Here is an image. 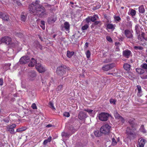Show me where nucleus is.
Here are the masks:
<instances>
[{"label": "nucleus", "mask_w": 147, "mask_h": 147, "mask_svg": "<svg viewBox=\"0 0 147 147\" xmlns=\"http://www.w3.org/2000/svg\"><path fill=\"white\" fill-rule=\"evenodd\" d=\"M38 0H36L29 6L30 11L34 14L39 16L40 18H43L48 14L45 9L40 4Z\"/></svg>", "instance_id": "1"}, {"label": "nucleus", "mask_w": 147, "mask_h": 147, "mask_svg": "<svg viewBox=\"0 0 147 147\" xmlns=\"http://www.w3.org/2000/svg\"><path fill=\"white\" fill-rule=\"evenodd\" d=\"M134 129H132L129 127H128L126 131L127 138L130 140H133L136 137V134L134 132Z\"/></svg>", "instance_id": "2"}, {"label": "nucleus", "mask_w": 147, "mask_h": 147, "mask_svg": "<svg viewBox=\"0 0 147 147\" xmlns=\"http://www.w3.org/2000/svg\"><path fill=\"white\" fill-rule=\"evenodd\" d=\"M68 70L69 69L65 65H62L57 68V73L58 75L62 76L66 74V71Z\"/></svg>", "instance_id": "3"}, {"label": "nucleus", "mask_w": 147, "mask_h": 147, "mask_svg": "<svg viewBox=\"0 0 147 147\" xmlns=\"http://www.w3.org/2000/svg\"><path fill=\"white\" fill-rule=\"evenodd\" d=\"M111 127V126L108 124H105L101 127L100 131L101 133L105 135H107L109 133Z\"/></svg>", "instance_id": "4"}, {"label": "nucleus", "mask_w": 147, "mask_h": 147, "mask_svg": "<svg viewBox=\"0 0 147 147\" xmlns=\"http://www.w3.org/2000/svg\"><path fill=\"white\" fill-rule=\"evenodd\" d=\"M11 38L10 37L7 36H5L1 38L0 44L3 43L7 45H9L11 42Z\"/></svg>", "instance_id": "5"}, {"label": "nucleus", "mask_w": 147, "mask_h": 147, "mask_svg": "<svg viewBox=\"0 0 147 147\" xmlns=\"http://www.w3.org/2000/svg\"><path fill=\"white\" fill-rule=\"evenodd\" d=\"M109 116L108 114L106 113H102L99 114L98 118L99 119L103 121H106L107 120Z\"/></svg>", "instance_id": "6"}, {"label": "nucleus", "mask_w": 147, "mask_h": 147, "mask_svg": "<svg viewBox=\"0 0 147 147\" xmlns=\"http://www.w3.org/2000/svg\"><path fill=\"white\" fill-rule=\"evenodd\" d=\"M30 57L27 56L22 57L20 59L19 62L21 64H25L29 61Z\"/></svg>", "instance_id": "7"}, {"label": "nucleus", "mask_w": 147, "mask_h": 147, "mask_svg": "<svg viewBox=\"0 0 147 147\" xmlns=\"http://www.w3.org/2000/svg\"><path fill=\"white\" fill-rule=\"evenodd\" d=\"M36 68L37 71L40 73L44 72L46 71L45 67L39 63H37L36 65Z\"/></svg>", "instance_id": "8"}, {"label": "nucleus", "mask_w": 147, "mask_h": 147, "mask_svg": "<svg viewBox=\"0 0 147 147\" xmlns=\"http://www.w3.org/2000/svg\"><path fill=\"white\" fill-rule=\"evenodd\" d=\"M36 76L35 71H32L30 72L28 74V78L31 81H33L34 80Z\"/></svg>", "instance_id": "9"}, {"label": "nucleus", "mask_w": 147, "mask_h": 147, "mask_svg": "<svg viewBox=\"0 0 147 147\" xmlns=\"http://www.w3.org/2000/svg\"><path fill=\"white\" fill-rule=\"evenodd\" d=\"M132 31L129 30H125L124 31V34L126 37L128 38L133 39V38Z\"/></svg>", "instance_id": "10"}, {"label": "nucleus", "mask_w": 147, "mask_h": 147, "mask_svg": "<svg viewBox=\"0 0 147 147\" xmlns=\"http://www.w3.org/2000/svg\"><path fill=\"white\" fill-rule=\"evenodd\" d=\"M115 65L114 63L109 65H104L102 67L103 70L107 71L112 69L115 66Z\"/></svg>", "instance_id": "11"}, {"label": "nucleus", "mask_w": 147, "mask_h": 147, "mask_svg": "<svg viewBox=\"0 0 147 147\" xmlns=\"http://www.w3.org/2000/svg\"><path fill=\"white\" fill-rule=\"evenodd\" d=\"M132 54L131 51L128 50H126L123 51V56L125 57L128 58Z\"/></svg>", "instance_id": "12"}, {"label": "nucleus", "mask_w": 147, "mask_h": 147, "mask_svg": "<svg viewBox=\"0 0 147 147\" xmlns=\"http://www.w3.org/2000/svg\"><path fill=\"white\" fill-rule=\"evenodd\" d=\"M57 20L56 16L52 15L51 17L49 18L48 20V22L49 23L51 24L54 23Z\"/></svg>", "instance_id": "13"}, {"label": "nucleus", "mask_w": 147, "mask_h": 147, "mask_svg": "<svg viewBox=\"0 0 147 147\" xmlns=\"http://www.w3.org/2000/svg\"><path fill=\"white\" fill-rule=\"evenodd\" d=\"M87 117L86 114L83 112H80L78 115V118L80 120H82Z\"/></svg>", "instance_id": "14"}, {"label": "nucleus", "mask_w": 147, "mask_h": 147, "mask_svg": "<svg viewBox=\"0 0 147 147\" xmlns=\"http://www.w3.org/2000/svg\"><path fill=\"white\" fill-rule=\"evenodd\" d=\"M36 63V61L33 58H32L31 59L28 65L29 67H33Z\"/></svg>", "instance_id": "15"}, {"label": "nucleus", "mask_w": 147, "mask_h": 147, "mask_svg": "<svg viewBox=\"0 0 147 147\" xmlns=\"http://www.w3.org/2000/svg\"><path fill=\"white\" fill-rule=\"evenodd\" d=\"M67 31H69L70 28V25L69 23L67 22H65L64 23L63 27Z\"/></svg>", "instance_id": "16"}, {"label": "nucleus", "mask_w": 147, "mask_h": 147, "mask_svg": "<svg viewBox=\"0 0 147 147\" xmlns=\"http://www.w3.org/2000/svg\"><path fill=\"white\" fill-rule=\"evenodd\" d=\"M136 70V72L140 74V76L145 72L143 69L141 68H137Z\"/></svg>", "instance_id": "17"}, {"label": "nucleus", "mask_w": 147, "mask_h": 147, "mask_svg": "<svg viewBox=\"0 0 147 147\" xmlns=\"http://www.w3.org/2000/svg\"><path fill=\"white\" fill-rule=\"evenodd\" d=\"M137 88L138 91V92L137 93V95L139 96H141L142 95V92L141 86L140 85H137Z\"/></svg>", "instance_id": "18"}, {"label": "nucleus", "mask_w": 147, "mask_h": 147, "mask_svg": "<svg viewBox=\"0 0 147 147\" xmlns=\"http://www.w3.org/2000/svg\"><path fill=\"white\" fill-rule=\"evenodd\" d=\"M145 144V140L144 139H141L138 144V147H144Z\"/></svg>", "instance_id": "19"}, {"label": "nucleus", "mask_w": 147, "mask_h": 147, "mask_svg": "<svg viewBox=\"0 0 147 147\" xmlns=\"http://www.w3.org/2000/svg\"><path fill=\"white\" fill-rule=\"evenodd\" d=\"M91 21L92 22H94L97 20L98 18V17L96 15H94L92 16H90Z\"/></svg>", "instance_id": "20"}, {"label": "nucleus", "mask_w": 147, "mask_h": 147, "mask_svg": "<svg viewBox=\"0 0 147 147\" xmlns=\"http://www.w3.org/2000/svg\"><path fill=\"white\" fill-rule=\"evenodd\" d=\"M139 11L140 13H144L145 11V9L143 5H142L138 8Z\"/></svg>", "instance_id": "21"}, {"label": "nucleus", "mask_w": 147, "mask_h": 147, "mask_svg": "<svg viewBox=\"0 0 147 147\" xmlns=\"http://www.w3.org/2000/svg\"><path fill=\"white\" fill-rule=\"evenodd\" d=\"M52 139V138L51 136L49 137L48 139L45 140L43 142V145L45 146L48 143L50 142Z\"/></svg>", "instance_id": "22"}, {"label": "nucleus", "mask_w": 147, "mask_h": 147, "mask_svg": "<svg viewBox=\"0 0 147 147\" xmlns=\"http://www.w3.org/2000/svg\"><path fill=\"white\" fill-rule=\"evenodd\" d=\"M131 65L127 63H125L123 65L124 69L127 71H129Z\"/></svg>", "instance_id": "23"}, {"label": "nucleus", "mask_w": 147, "mask_h": 147, "mask_svg": "<svg viewBox=\"0 0 147 147\" xmlns=\"http://www.w3.org/2000/svg\"><path fill=\"white\" fill-rule=\"evenodd\" d=\"M129 14H130L132 16H134L136 14V11L132 9H130L129 11L128 12Z\"/></svg>", "instance_id": "24"}, {"label": "nucleus", "mask_w": 147, "mask_h": 147, "mask_svg": "<svg viewBox=\"0 0 147 147\" xmlns=\"http://www.w3.org/2000/svg\"><path fill=\"white\" fill-rule=\"evenodd\" d=\"M11 65V64L9 63L5 64L3 66V68L6 71L9 69V67Z\"/></svg>", "instance_id": "25"}, {"label": "nucleus", "mask_w": 147, "mask_h": 147, "mask_svg": "<svg viewBox=\"0 0 147 147\" xmlns=\"http://www.w3.org/2000/svg\"><path fill=\"white\" fill-rule=\"evenodd\" d=\"M141 78L143 80H145L147 79V71H145L143 74L140 76Z\"/></svg>", "instance_id": "26"}, {"label": "nucleus", "mask_w": 147, "mask_h": 147, "mask_svg": "<svg viewBox=\"0 0 147 147\" xmlns=\"http://www.w3.org/2000/svg\"><path fill=\"white\" fill-rule=\"evenodd\" d=\"M74 51H67V56L69 58L71 57L74 54Z\"/></svg>", "instance_id": "27"}, {"label": "nucleus", "mask_w": 147, "mask_h": 147, "mask_svg": "<svg viewBox=\"0 0 147 147\" xmlns=\"http://www.w3.org/2000/svg\"><path fill=\"white\" fill-rule=\"evenodd\" d=\"M84 110L88 112V113L90 115L91 114H93L95 112L94 111L89 109H84Z\"/></svg>", "instance_id": "28"}, {"label": "nucleus", "mask_w": 147, "mask_h": 147, "mask_svg": "<svg viewBox=\"0 0 147 147\" xmlns=\"http://www.w3.org/2000/svg\"><path fill=\"white\" fill-rule=\"evenodd\" d=\"M114 116L116 119H118L121 116L118 113L117 111H115L114 112Z\"/></svg>", "instance_id": "29"}, {"label": "nucleus", "mask_w": 147, "mask_h": 147, "mask_svg": "<svg viewBox=\"0 0 147 147\" xmlns=\"http://www.w3.org/2000/svg\"><path fill=\"white\" fill-rule=\"evenodd\" d=\"M107 27L109 29H111L114 30L115 29L114 26L113 25L108 24L107 25Z\"/></svg>", "instance_id": "30"}, {"label": "nucleus", "mask_w": 147, "mask_h": 147, "mask_svg": "<svg viewBox=\"0 0 147 147\" xmlns=\"http://www.w3.org/2000/svg\"><path fill=\"white\" fill-rule=\"evenodd\" d=\"M79 34L78 32L74 34L73 35L71 36L72 38L74 39V38L76 39H78L79 37V36H78Z\"/></svg>", "instance_id": "31"}, {"label": "nucleus", "mask_w": 147, "mask_h": 147, "mask_svg": "<svg viewBox=\"0 0 147 147\" xmlns=\"http://www.w3.org/2000/svg\"><path fill=\"white\" fill-rule=\"evenodd\" d=\"M13 4L16 6H20L22 5L21 3L18 0H13Z\"/></svg>", "instance_id": "32"}, {"label": "nucleus", "mask_w": 147, "mask_h": 147, "mask_svg": "<svg viewBox=\"0 0 147 147\" xmlns=\"http://www.w3.org/2000/svg\"><path fill=\"white\" fill-rule=\"evenodd\" d=\"M141 67L142 69H145L147 71V64L146 63H143L141 65Z\"/></svg>", "instance_id": "33"}, {"label": "nucleus", "mask_w": 147, "mask_h": 147, "mask_svg": "<svg viewBox=\"0 0 147 147\" xmlns=\"http://www.w3.org/2000/svg\"><path fill=\"white\" fill-rule=\"evenodd\" d=\"M100 131L99 132V131L97 130L94 131V134L97 137H99L101 136Z\"/></svg>", "instance_id": "34"}, {"label": "nucleus", "mask_w": 147, "mask_h": 147, "mask_svg": "<svg viewBox=\"0 0 147 147\" xmlns=\"http://www.w3.org/2000/svg\"><path fill=\"white\" fill-rule=\"evenodd\" d=\"M4 17L3 18V20L6 21H8L9 20V18L8 15L5 13L4 15H3Z\"/></svg>", "instance_id": "35"}, {"label": "nucleus", "mask_w": 147, "mask_h": 147, "mask_svg": "<svg viewBox=\"0 0 147 147\" xmlns=\"http://www.w3.org/2000/svg\"><path fill=\"white\" fill-rule=\"evenodd\" d=\"M89 24H86L82 27V29L83 30H87L89 27Z\"/></svg>", "instance_id": "36"}, {"label": "nucleus", "mask_w": 147, "mask_h": 147, "mask_svg": "<svg viewBox=\"0 0 147 147\" xmlns=\"http://www.w3.org/2000/svg\"><path fill=\"white\" fill-rule=\"evenodd\" d=\"M92 24L94 25H98L100 26L101 25V22L100 21H95Z\"/></svg>", "instance_id": "37"}, {"label": "nucleus", "mask_w": 147, "mask_h": 147, "mask_svg": "<svg viewBox=\"0 0 147 147\" xmlns=\"http://www.w3.org/2000/svg\"><path fill=\"white\" fill-rule=\"evenodd\" d=\"M61 135L63 137L67 138L70 135L69 134L65 132H63L61 134Z\"/></svg>", "instance_id": "38"}, {"label": "nucleus", "mask_w": 147, "mask_h": 147, "mask_svg": "<svg viewBox=\"0 0 147 147\" xmlns=\"http://www.w3.org/2000/svg\"><path fill=\"white\" fill-rule=\"evenodd\" d=\"M114 18L115 21L119 22L121 20V18L118 16H115L114 17Z\"/></svg>", "instance_id": "39"}, {"label": "nucleus", "mask_w": 147, "mask_h": 147, "mask_svg": "<svg viewBox=\"0 0 147 147\" xmlns=\"http://www.w3.org/2000/svg\"><path fill=\"white\" fill-rule=\"evenodd\" d=\"M26 129L25 127H22L17 129L16 131L17 132H20L24 131Z\"/></svg>", "instance_id": "40"}, {"label": "nucleus", "mask_w": 147, "mask_h": 147, "mask_svg": "<svg viewBox=\"0 0 147 147\" xmlns=\"http://www.w3.org/2000/svg\"><path fill=\"white\" fill-rule=\"evenodd\" d=\"M116 102V100L111 98L110 100V102L111 104L115 105Z\"/></svg>", "instance_id": "41"}, {"label": "nucleus", "mask_w": 147, "mask_h": 147, "mask_svg": "<svg viewBox=\"0 0 147 147\" xmlns=\"http://www.w3.org/2000/svg\"><path fill=\"white\" fill-rule=\"evenodd\" d=\"M26 17L23 15H22L21 16V19L22 21L25 22L26 20Z\"/></svg>", "instance_id": "42"}, {"label": "nucleus", "mask_w": 147, "mask_h": 147, "mask_svg": "<svg viewBox=\"0 0 147 147\" xmlns=\"http://www.w3.org/2000/svg\"><path fill=\"white\" fill-rule=\"evenodd\" d=\"M63 87V86L62 85H60L58 86L57 88V91H60L62 90Z\"/></svg>", "instance_id": "43"}, {"label": "nucleus", "mask_w": 147, "mask_h": 147, "mask_svg": "<svg viewBox=\"0 0 147 147\" xmlns=\"http://www.w3.org/2000/svg\"><path fill=\"white\" fill-rule=\"evenodd\" d=\"M134 48L136 49H139L140 50H142L143 49V47L141 46H135L134 47Z\"/></svg>", "instance_id": "44"}, {"label": "nucleus", "mask_w": 147, "mask_h": 147, "mask_svg": "<svg viewBox=\"0 0 147 147\" xmlns=\"http://www.w3.org/2000/svg\"><path fill=\"white\" fill-rule=\"evenodd\" d=\"M117 143L115 140L114 138H112V144L113 146L115 145Z\"/></svg>", "instance_id": "45"}, {"label": "nucleus", "mask_w": 147, "mask_h": 147, "mask_svg": "<svg viewBox=\"0 0 147 147\" xmlns=\"http://www.w3.org/2000/svg\"><path fill=\"white\" fill-rule=\"evenodd\" d=\"M126 25L127 26L131 27L132 25L131 22L129 21H127Z\"/></svg>", "instance_id": "46"}, {"label": "nucleus", "mask_w": 147, "mask_h": 147, "mask_svg": "<svg viewBox=\"0 0 147 147\" xmlns=\"http://www.w3.org/2000/svg\"><path fill=\"white\" fill-rule=\"evenodd\" d=\"M86 55L87 58H89L90 55V52L88 50L86 52Z\"/></svg>", "instance_id": "47"}, {"label": "nucleus", "mask_w": 147, "mask_h": 147, "mask_svg": "<svg viewBox=\"0 0 147 147\" xmlns=\"http://www.w3.org/2000/svg\"><path fill=\"white\" fill-rule=\"evenodd\" d=\"M11 46L13 47L18 48V44H17L16 42V43H12Z\"/></svg>", "instance_id": "48"}, {"label": "nucleus", "mask_w": 147, "mask_h": 147, "mask_svg": "<svg viewBox=\"0 0 147 147\" xmlns=\"http://www.w3.org/2000/svg\"><path fill=\"white\" fill-rule=\"evenodd\" d=\"M63 115L65 117H69L70 116L69 113L67 112H65L63 113Z\"/></svg>", "instance_id": "49"}, {"label": "nucleus", "mask_w": 147, "mask_h": 147, "mask_svg": "<svg viewBox=\"0 0 147 147\" xmlns=\"http://www.w3.org/2000/svg\"><path fill=\"white\" fill-rule=\"evenodd\" d=\"M85 20L87 23H89L90 21H91L90 16H89L86 18L85 19Z\"/></svg>", "instance_id": "50"}, {"label": "nucleus", "mask_w": 147, "mask_h": 147, "mask_svg": "<svg viewBox=\"0 0 147 147\" xmlns=\"http://www.w3.org/2000/svg\"><path fill=\"white\" fill-rule=\"evenodd\" d=\"M31 107L33 109H36L37 107L35 103H33L31 105Z\"/></svg>", "instance_id": "51"}, {"label": "nucleus", "mask_w": 147, "mask_h": 147, "mask_svg": "<svg viewBox=\"0 0 147 147\" xmlns=\"http://www.w3.org/2000/svg\"><path fill=\"white\" fill-rule=\"evenodd\" d=\"M118 119H119V121H121L122 123H123L125 122L124 119L121 116Z\"/></svg>", "instance_id": "52"}, {"label": "nucleus", "mask_w": 147, "mask_h": 147, "mask_svg": "<svg viewBox=\"0 0 147 147\" xmlns=\"http://www.w3.org/2000/svg\"><path fill=\"white\" fill-rule=\"evenodd\" d=\"M49 104L51 107L53 109H55V108L53 105V104L51 102H50Z\"/></svg>", "instance_id": "53"}, {"label": "nucleus", "mask_w": 147, "mask_h": 147, "mask_svg": "<svg viewBox=\"0 0 147 147\" xmlns=\"http://www.w3.org/2000/svg\"><path fill=\"white\" fill-rule=\"evenodd\" d=\"M141 35L143 38L145 40V38H146V37L145 36L146 35H145V33L143 32H142Z\"/></svg>", "instance_id": "54"}, {"label": "nucleus", "mask_w": 147, "mask_h": 147, "mask_svg": "<svg viewBox=\"0 0 147 147\" xmlns=\"http://www.w3.org/2000/svg\"><path fill=\"white\" fill-rule=\"evenodd\" d=\"M107 39L108 41L110 42H111L112 41V40L110 36H107Z\"/></svg>", "instance_id": "55"}, {"label": "nucleus", "mask_w": 147, "mask_h": 147, "mask_svg": "<svg viewBox=\"0 0 147 147\" xmlns=\"http://www.w3.org/2000/svg\"><path fill=\"white\" fill-rule=\"evenodd\" d=\"M3 120L7 123H8L9 122V120L7 117L3 119Z\"/></svg>", "instance_id": "56"}, {"label": "nucleus", "mask_w": 147, "mask_h": 147, "mask_svg": "<svg viewBox=\"0 0 147 147\" xmlns=\"http://www.w3.org/2000/svg\"><path fill=\"white\" fill-rule=\"evenodd\" d=\"M16 125L15 124H13L11 125H10L9 127H10V128L11 129H13L15 128L16 127Z\"/></svg>", "instance_id": "57"}, {"label": "nucleus", "mask_w": 147, "mask_h": 147, "mask_svg": "<svg viewBox=\"0 0 147 147\" xmlns=\"http://www.w3.org/2000/svg\"><path fill=\"white\" fill-rule=\"evenodd\" d=\"M5 13H3L2 12H0V18L2 19L4 17L3 15H4Z\"/></svg>", "instance_id": "58"}, {"label": "nucleus", "mask_w": 147, "mask_h": 147, "mask_svg": "<svg viewBox=\"0 0 147 147\" xmlns=\"http://www.w3.org/2000/svg\"><path fill=\"white\" fill-rule=\"evenodd\" d=\"M9 131L10 132V133L11 134H15L14 130L13 129H10V130Z\"/></svg>", "instance_id": "59"}, {"label": "nucleus", "mask_w": 147, "mask_h": 147, "mask_svg": "<svg viewBox=\"0 0 147 147\" xmlns=\"http://www.w3.org/2000/svg\"><path fill=\"white\" fill-rule=\"evenodd\" d=\"M3 84V80L2 78L0 79V85L1 86Z\"/></svg>", "instance_id": "60"}, {"label": "nucleus", "mask_w": 147, "mask_h": 147, "mask_svg": "<svg viewBox=\"0 0 147 147\" xmlns=\"http://www.w3.org/2000/svg\"><path fill=\"white\" fill-rule=\"evenodd\" d=\"M100 7V6H98H98H96V7H93L92 9H93V10H96V9H98Z\"/></svg>", "instance_id": "61"}, {"label": "nucleus", "mask_w": 147, "mask_h": 147, "mask_svg": "<svg viewBox=\"0 0 147 147\" xmlns=\"http://www.w3.org/2000/svg\"><path fill=\"white\" fill-rule=\"evenodd\" d=\"M41 24L42 25V26H44L45 25V22L43 21H41Z\"/></svg>", "instance_id": "62"}, {"label": "nucleus", "mask_w": 147, "mask_h": 147, "mask_svg": "<svg viewBox=\"0 0 147 147\" xmlns=\"http://www.w3.org/2000/svg\"><path fill=\"white\" fill-rule=\"evenodd\" d=\"M53 126L51 124H49L47 125L46 127H51Z\"/></svg>", "instance_id": "63"}, {"label": "nucleus", "mask_w": 147, "mask_h": 147, "mask_svg": "<svg viewBox=\"0 0 147 147\" xmlns=\"http://www.w3.org/2000/svg\"><path fill=\"white\" fill-rule=\"evenodd\" d=\"M7 131H9L10 130V129H11V128H10V127H7Z\"/></svg>", "instance_id": "64"}]
</instances>
